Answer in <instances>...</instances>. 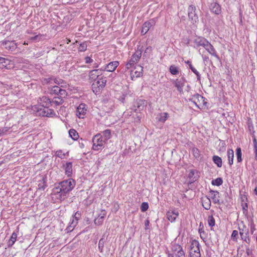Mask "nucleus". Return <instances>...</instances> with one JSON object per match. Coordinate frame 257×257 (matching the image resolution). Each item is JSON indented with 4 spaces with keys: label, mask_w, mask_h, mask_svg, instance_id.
Wrapping results in <instances>:
<instances>
[{
    "label": "nucleus",
    "mask_w": 257,
    "mask_h": 257,
    "mask_svg": "<svg viewBox=\"0 0 257 257\" xmlns=\"http://www.w3.org/2000/svg\"><path fill=\"white\" fill-rule=\"evenodd\" d=\"M75 186V181L72 179H69L64 180L59 183V186L54 189L55 193H60V196H64L67 193L69 192Z\"/></svg>",
    "instance_id": "nucleus-1"
},
{
    "label": "nucleus",
    "mask_w": 257,
    "mask_h": 257,
    "mask_svg": "<svg viewBox=\"0 0 257 257\" xmlns=\"http://www.w3.org/2000/svg\"><path fill=\"white\" fill-rule=\"evenodd\" d=\"M189 100L190 101L195 104L196 106L200 109H202L203 107L206 106L207 103L206 99L198 93L193 95Z\"/></svg>",
    "instance_id": "nucleus-2"
},
{
    "label": "nucleus",
    "mask_w": 257,
    "mask_h": 257,
    "mask_svg": "<svg viewBox=\"0 0 257 257\" xmlns=\"http://www.w3.org/2000/svg\"><path fill=\"white\" fill-rule=\"evenodd\" d=\"M106 80L105 77H101L96 79L92 84L93 92L96 94L100 92L101 90L105 87Z\"/></svg>",
    "instance_id": "nucleus-3"
},
{
    "label": "nucleus",
    "mask_w": 257,
    "mask_h": 257,
    "mask_svg": "<svg viewBox=\"0 0 257 257\" xmlns=\"http://www.w3.org/2000/svg\"><path fill=\"white\" fill-rule=\"evenodd\" d=\"M190 257H200V244L198 241L193 240L190 245Z\"/></svg>",
    "instance_id": "nucleus-4"
},
{
    "label": "nucleus",
    "mask_w": 257,
    "mask_h": 257,
    "mask_svg": "<svg viewBox=\"0 0 257 257\" xmlns=\"http://www.w3.org/2000/svg\"><path fill=\"white\" fill-rule=\"evenodd\" d=\"M92 142V149L95 151L101 150L105 144L104 141L103 140L102 136L100 134H97L93 137Z\"/></svg>",
    "instance_id": "nucleus-5"
},
{
    "label": "nucleus",
    "mask_w": 257,
    "mask_h": 257,
    "mask_svg": "<svg viewBox=\"0 0 257 257\" xmlns=\"http://www.w3.org/2000/svg\"><path fill=\"white\" fill-rule=\"evenodd\" d=\"M36 112L37 115L46 116V117H53L55 115V113L53 109H49L48 107H36Z\"/></svg>",
    "instance_id": "nucleus-6"
},
{
    "label": "nucleus",
    "mask_w": 257,
    "mask_h": 257,
    "mask_svg": "<svg viewBox=\"0 0 257 257\" xmlns=\"http://www.w3.org/2000/svg\"><path fill=\"white\" fill-rule=\"evenodd\" d=\"M172 251L174 256L185 257V253L181 245L179 244L174 243L172 244Z\"/></svg>",
    "instance_id": "nucleus-7"
},
{
    "label": "nucleus",
    "mask_w": 257,
    "mask_h": 257,
    "mask_svg": "<svg viewBox=\"0 0 257 257\" xmlns=\"http://www.w3.org/2000/svg\"><path fill=\"white\" fill-rule=\"evenodd\" d=\"M186 82V79L183 76H182L180 78H177L175 80H172L173 84L177 88V90L180 93H183V88L185 86Z\"/></svg>",
    "instance_id": "nucleus-8"
},
{
    "label": "nucleus",
    "mask_w": 257,
    "mask_h": 257,
    "mask_svg": "<svg viewBox=\"0 0 257 257\" xmlns=\"http://www.w3.org/2000/svg\"><path fill=\"white\" fill-rule=\"evenodd\" d=\"M146 105V101L143 99H137L134 102L132 109L136 112L143 110Z\"/></svg>",
    "instance_id": "nucleus-9"
},
{
    "label": "nucleus",
    "mask_w": 257,
    "mask_h": 257,
    "mask_svg": "<svg viewBox=\"0 0 257 257\" xmlns=\"http://www.w3.org/2000/svg\"><path fill=\"white\" fill-rule=\"evenodd\" d=\"M188 15L189 18L193 23H196L198 20V17L196 13V8L193 5H190L188 8Z\"/></svg>",
    "instance_id": "nucleus-10"
},
{
    "label": "nucleus",
    "mask_w": 257,
    "mask_h": 257,
    "mask_svg": "<svg viewBox=\"0 0 257 257\" xmlns=\"http://www.w3.org/2000/svg\"><path fill=\"white\" fill-rule=\"evenodd\" d=\"M102 68L98 69H93L89 71V77L91 80L95 81L98 77L102 74Z\"/></svg>",
    "instance_id": "nucleus-11"
},
{
    "label": "nucleus",
    "mask_w": 257,
    "mask_h": 257,
    "mask_svg": "<svg viewBox=\"0 0 257 257\" xmlns=\"http://www.w3.org/2000/svg\"><path fill=\"white\" fill-rule=\"evenodd\" d=\"M86 106L84 103H81L77 108L76 111V115L79 118H83L86 112Z\"/></svg>",
    "instance_id": "nucleus-12"
},
{
    "label": "nucleus",
    "mask_w": 257,
    "mask_h": 257,
    "mask_svg": "<svg viewBox=\"0 0 257 257\" xmlns=\"http://www.w3.org/2000/svg\"><path fill=\"white\" fill-rule=\"evenodd\" d=\"M38 102L41 104V107H49L51 105V100L45 96L39 98Z\"/></svg>",
    "instance_id": "nucleus-13"
},
{
    "label": "nucleus",
    "mask_w": 257,
    "mask_h": 257,
    "mask_svg": "<svg viewBox=\"0 0 257 257\" xmlns=\"http://www.w3.org/2000/svg\"><path fill=\"white\" fill-rule=\"evenodd\" d=\"M119 62L118 61L111 62L106 65L103 69L102 68V71L106 70L108 72H113L115 70Z\"/></svg>",
    "instance_id": "nucleus-14"
},
{
    "label": "nucleus",
    "mask_w": 257,
    "mask_h": 257,
    "mask_svg": "<svg viewBox=\"0 0 257 257\" xmlns=\"http://www.w3.org/2000/svg\"><path fill=\"white\" fill-rule=\"evenodd\" d=\"M167 217L171 222H174L179 215V212L176 210H169L167 213Z\"/></svg>",
    "instance_id": "nucleus-15"
},
{
    "label": "nucleus",
    "mask_w": 257,
    "mask_h": 257,
    "mask_svg": "<svg viewBox=\"0 0 257 257\" xmlns=\"http://www.w3.org/2000/svg\"><path fill=\"white\" fill-rule=\"evenodd\" d=\"M154 22L153 21H150L145 22L142 27L141 33L142 35L146 34L150 30L151 27L153 26Z\"/></svg>",
    "instance_id": "nucleus-16"
},
{
    "label": "nucleus",
    "mask_w": 257,
    "mask_h": 257,
    "mask_svg": "<svg viewBox=\"0 0 257 257\" xmlns=\"http://www.w3.org/2000/svg\"><path fill=\"white\" fill-rule=\"evenodd\" d=\"M6 49L10 50H14L17 48L16 43L14 41H5L3 42Z\"/></svg>",
    "instance_id": "nucleus-17"
},
{
    "label": "nucleus",
    "mask_w": 257,
    "mask_h": 257,
    "mask_svg": "<svg viewBox=\"0 0 257 257\" xmlns=\"http://www.w3.org/2000/svg\"><path fill=\"white\" fill-rule=\"evenodd\" d=\"M202 205L206 210H209L210 208L211 203L210 199L207 196L201 198Z\"/></svg>",
    "instance_id": "nucleus-18"
},
{
    "label": "nucleus",
    "mask_w": 257,
    "mask_h": 257,
    "mask_svg": "<svg viewBox=\"0 0 257 257\" xmlns=\"http://www.w3.org/2000/svg\"><path fill=\"white\" fill-rule=\"evenodd\" d=\"M142 48H139L138 47L136 52L132 56L133 62H138L139 61L142 56Z\"/></svg>",
    "instance_id": "nucleus-19"
},
{
    "label": "nucleus",
    "mask_w": 257,
    "mask_h": 257,
    "mask_svg": "<svg viewBox=\"0 0 257 257\" xmlns=\"http://www.w3.org/2000/svg\"><path fill=\"white\" fill-rule=\"evenodd\" d=\"M210 9L215 14L218 15L221 13V10L220 5L217 3H213L211 4Z\"/></svg>",
    "instance_id": "nucleus-20"
},
{
    "label": "nucleus",
    "mask_w": 257,
    "mask_h": 257,
    "mask_svg": "<svg viewBox=\"0 0 257 257\" xmlns=\"http://www.w3.org/2000/svg\"><path fill=\"white\" fill-rule=\"evenodd\" d=\"M41 179L38 181V189L40 190H44L47 187L46 184V177L45 176H40Z\"/></svg>",
    "instance_id": "nucleus-21"
},
{
    "label": "nucleus",
    "mask_w": 257,
    "mask_h": 257,
    "mask_svg": "<svg viewBox=\"0 0 257 257\" xmlns=\"http://www.w3.org/2000/svg\"><path fill=\"white\" fill-rule=\"evenodd\" d=\"M65 174L68 177L71 176L72 174V163L71 162H67L64 166Z\"/></svg>",
    "instance_id": "nucleus-22"
},
{
    "label": "nucleus",
    "mask_w": 257,
    "mask_h": 257,
    "mask_svg": "<svg viewBox=\"0 0 257 257\" xmlns=\"http://www.w3.org/2000/svg\"><path fill=\"white\" fill-rule=\"evenodd\" d=\"M209 54H210L211 55L214 56L216 57L217 59H219V56L217 54L216 51L214 48V47L212 46V45L210 43L206 49H205Z\"/></svg>",
    "instance_id": "nucleus-23"
},
{
    "label": "nucleus",
    "mask_w": 257,
    "mask_h": 257,
    "mask_svg": "<svg viewBox=\"0 0 257 257\" xmlns=\"http://www.w3.org/2000/svg\"><path fill=\"white\" fill-rule=\"evenodd\" d=\"M206 39L202 37H198L195 38L194 40V43L195 44L194 47L198 48L202 47L204 43V41H205Z\"/></svg>",
    "instance_id": "nucleus-24"
},
{
    "label": "nucleus",
    "mask_w": 257,
    "mask_h": 257,
    "mask_svg": "<svg viewBox=\"0 0 257 257\" xmlns=\"http://www.w3.org/2000/svg\"><path fill=\"white\" fill-rule=\"evenodd\" d=\"M169 117V114L168 113L163 112L159 113L158 115L157 118L159 122L164 123Z\"/></svg>",
    "instance_id": "nucleus-25"
},
{
    "label": "nucleus",
    "mask_w": 257,
    "mask_h": 257,
    "mask_svg": "<svg viewBox=\"0 0 257 257\" xmlns=\"http://www.w3.org/2000/svg\"><path fill=\"white\" fill-rule=\"evenodd\" d=\"M248 229H245L244 232L241 233L240 236L242 240L245 241L247 243L249 244L250 239L248 236Z\"/></svg>",
    "instance_id": "nucleus-26"
},
{
    "label": "nucleus",
    "mask_w": 257,
    "mask_h": 257,
    "mask_svg": "<svg viewBox=\"0 0 257 257\" xmlns=\"http://www.w3.org/2000/svg\"><path fill=\"white\" fill-rule=\"evenodd\" d=\"M210 193L213 195L212 199L214 203H219V192L217 191L210 190Z\"/></svg>",
    "instance_id": "nucleus-27"
},
{
    "label": "nucleus",
    "mask_w": 257,
    "mask_h": 257,
    "mask_svg": "<svg viewBox=\"0 0 257 257\" xmlns=\"http://www.w3.org/2000/svg\"><path fill=\"white\" fill-rule=\"evenodd\" d=\"M64 102V100L61 97L59 96L54 97L52 100H51V105L54 104L55 105H60Z\"/></svg>",
    "instance_id": "nucleus-28"
},
{
    "label": "nucleus",
    "mask_w": 257,
    "mask_h": 257,
    "mask_svg": "<svg viewBox=\"0 0 257 257\" xmlns=\"http://www.w3.org/2000/svg\"><path fill=\"white\" fill-rule=\"evenodd\" d=\"M227 157L229 164L230 165H232L233 163L234 153L232 149L228 150Z\"/></svg>",
    "instance_id": "nucleus-29"
},
{
    "label": "nucleus",
    "mask_w": 257,
    "mask_h": 257,
    "mask_svg": "<svg viewBox=\"0 0 257 257\" xmlns=\"http://www.w3.org/2000/svg\"><path fill=\"white\" fill-rule=\"evenodd\" d=\"M17 237V234L15 232H13L11 235L10 239L9 240L8 242V247H11L14 244L16 241Z\"/></svg>",
    "instance_id": "nucleus-30"
},
{
    "label": "nucleus",
    "mask_w": 257,
    "mask_h": 257,
    "mask_svg": "<svg viewBox=\"0 0 257 257\" xmlns=\"http://www.w3.org/2000/svg\"><path fill=\"white\" fill-rule=\"evenodd\" d=\"M69 136L73 140H77L79 137L78 134L74 129H70L69 131Z\"/></svg>",
    "instance_id": "nucleus-31"
},
{
    "label": "nucleus",
    "mask_w": 257,
    "mask_h": 257,
    "mask_svg": "<svg viewBox=\"0 0 257 257\" xmlns=\"http://www.w3.org/2000/svg\"><path fill=\"white\" fill-rule=\"evenodd\" d=\"M212 160L218 167L222 166V159L220 157L217 156H214L212 158Z\"/></svg>",
    "instance_id": "nucleus-32"
},
{
    "label": "nucleus",
    "mask_w": 257,
    "mask_h": 257,
    "mask_svg": "<svg viewBox=\"0 0 257 257\" xmlns=\"http://www.w3.org/2000/svg\"><path fill=\"white\" fill-rule=\"evenodd\" d=\"M105 242V239L104 238V235H103L102 237V238L99 240V243H98V248L100 251V252H103V249L104 247V244Z\"/></svg>",
    "instance_id": "nucleus-33"
},
{
    "label": "nucleus",
    "mask_w": 257,
    "mask_h": 257,
    "mask_svg": "<svg viewBox=\"0 0 257 257\" xmlns=\"http://www.w3.org/2000/svg\"><path fill=\"white\" fill-rule=\"evenodd\" d=\"M169 71L172 75H177L179 73L178 67L174 65H171L170 66Z\"/></svg>",
    "instance_id": "nucleus-34"
},
{
    "label": "nucleus",
    "mask_w": 257,
    "mask_h": 257,
    "mask_svg": "<svg viewBox=\"0 0 257 257\" xmlns=\"http://www.w3.org/2000/svg\"><path fill=\"white\" fill-rule=\"evenodd\" d=\"M236 155L237 158V162L240 163L242 161V153L241 148L239 147L237 148L236 150Z\"/></svg>",
    "instance_id": "nucleus-35"
},
{
    "label": "nucleus",
    "mask_w": 257,
    "mask_h": 257,
    "mask_svg": "<svg viewBox=\"0 0 257 257\" xmlns=\"http://www.w3.org/2000/svg\"><path fill=\"white\" fill-rule=\"evenodd\" d=\"M61 87L58 86H54L52 87L50 90V93L51 94L58 95L59 91L61 90Z\"/></svg>",
    "instance_id": "nucleus-36"
},
{
    "label": "nucleus",
    "mask_w": 257,
    "mask_h": 257,
    "mask_svg": "<svg viewBox=\"0 0 257 257\" xmlns=\"http://www.w3.org/2000/svg\"><path fill=\"white\" fill-rule=\"evenodd\" d=\"M195 173H197V171L195 170H191L190 171L189 174L188 175V177L192 181H195L196 180L197 177H194Z\"/></svg>",
    "instance_id": "nucleus-37"
},
{
    "label": "nucleus",
    "mask_w": 257,
    "mask_h": 257,
    "mask_svg": "<svg viewBox=\"0 0 257 257\" xmlns=\"http://www.w3.org/2000/svg\"><path fill=\"white\" fill-rule=\"evenodd\" d=\"M223 183V180L221 178H217L216 179L213 180L211 182V184L213 185H216L217 186H220Z\"/></svg>",
    "instance_id": "nucleus-38"
},
{
    "label": "nucleus",
    "mask_w": 257,
    "mask_h": 257,
    "mask_svg": "<svg viewBox=\"0 0 257 257\" xmlns=\"http://www.w3.org/2000/svg\"><path fill=\"white\" fill-rule=\"evenodd\" d=\"M51 79H52V78H51ZM53 80H54V82H55V83L59 85H60L61 87H63V84H66V83L64 82V81L61 79H59V78H53Z\"/></svg>",
    "instance_id": "nucleus-39"
},
{
    "label": "nucleus",
    "mask_w": 257,
    "mask_h": 257,
    "mask_svg": "<svg viewBox=\"0 0 257 257\" xmlns=\"http://www.w3.org/2000/svg\"><path fill=\"white\" fill-rule=\"evenodd\" d=\"M87 45L86 42H84L80 44L78 47V50L81 52H84L87 49Z\"/></svg>",
    "instance_id": "nucleus-40"
},
{
    "label": "nucleus",
    "mask_w": 257,
    "mask_h": 257,
    "mask_svg": "<svg viewBox=\"0 0 257 257\" xmlns=\"http://www.w3.org/2000/svg\"><path fill=\"white\" fill-rule=\"evenodd\" d=\"M102 134L105 138V140H107L110 138L111 131L109 130H106L102 132Z\"/></svg>",
    "instance_id": "nucleus-41"
},
{
    "label": "nucleus",
    "mask_w": 257,
    "mask_h": 257,
    "mask_svg": "<svg viewBox=\"0 0 257 257\" xmlns=\"http://www.w3.org/2000/svg\"><path fill=\"white\" fill-rule=\"evenodd\" d=\"M208 223L210 226L213 227L215 225V219L212 215L209 216L208 217Z\"/></svg>",
    "instance_id": "nucleus-42"
},
{
    "label": "nucleus",
    "mask_w": 257,
    "mask_h": 257,
    "mask_svg": "<svg viewBox=\"0 0 257 257\" xmlns=\"http://www.w3.org/2000/svg\"><path fill=\"white\" fill-rule=\"evenodd\" d=\"M199 232L200 233L201 238H204L205 237L204 236L205 235V231L203 230V225L202 222H200V225H199Z\"/></svg>",
    "instance_id": "nucleus-43"
},
{
    "label": "nucleus",
    "mask_w": 257,
    "mask_h": 257,
    "mask_svg": "<svg viewBox=\"0 0 257 257\" xmlns=\"http://www.w3.org/2000/svg\"><path fill=\"white\" fill-rule=\"evenodd\" d=\"M58 96L59 97H61L62 99L66 97L67 95V93L65 89L61 88V90L59 91Z\"/></svg>",
    "instance_id": "nucleus-44"
},
{
    "label": "nucleus",
    "mask_w": 257,
    "mask_h": 257,
    "mask_svg": "<svg viewBox=\"0 0 257 257\" xmlns=\"http://www.w3.org/2000/svg\"><path fill=\"white\" fill-rule=\"evenodd\" d=\"M238 236V231L236 230H234L232 231V234H231V238L234 241H237V238Z\"/></svg>",
    "instance_id": "nucleus-45"
},
{
    "label": "nucleus",
    "mask_w": 257,
    "mask_h": 257,
    "mask_svg": "<svg viewBox=\"0 0 257 257\" xmlns=\"http://www.w3.org/2000/svg\"><path fill=\"white\" fill-rule=\"evenodd\" d=\"M149 208L148 203L147 202H143L141 206V210L142 212H145Z\"/></svg>",
    "instance_id": "nucleus-46"
},
{
    "label": "nucleus",
    "mask_w": 257,
    "mask_h": 257,
    "mask_svg": "<svg viewBox=\"0 0 257 257\" xmlns=\"http://www.w3.org/2000/svg\"><path fill=\"white\" fill-rule=\"evenodd\" d=\"M242 210H243V213L245 215H247L248 214V205L246 203H245L242 205Z\"/></svg>",
    "instance_id": "nucleus-47"
},
{
    "label": "nucleus",
    "mask_w": 257,
    "mask_h": 257,
    "mask_svg": "<svg viewBox=\"0 0 257 257\" xmlns=\"http://www.w3.org/2000/svg\"><path fill=\"white\" fill-rule=\"evenodd\" d=\"M56 155L60 158H64L65 157V154L63 153L62 150L57 151L56 153Z\"/></svg>",
    "instance_id": "nucleus-48"
},
{
    "label": "nucleus",
    "mask_w": 257,
    "mask_h": 257,
    "mask_svg": "<svg viewBox=\"0 0 257 257\" xmlns=\"http://www.w3.org/2000/svg\"><path fill=\"white\" fill-rule=\"evenodd\" d=\"M194 156L196 158H198L200 156L199 151L197 148H193L192 150Z\"/></svg>",
    "instance_id": "nucleus-49"
},
{
    "label": "nucleus",
    "mask_w": 257,
    "mask_h": 257,
    "mask_svg": "<svg viewBox=\"0 0 257 257\" xmlns=\"http://www.w3.org/2000/svg\"><path fill=\"white\" fill-rule=\"evenodd\" d=\"M103 221V220L102 219H101V218H99L98 217V218H96L95 220H94V223L96 224V225H100L102 223Z\"/></svg>",
    "instance_id": "nucleus-50"
},
{
    "label": "nucleus",
    "mask_w": 257,
    "mask_h": 257,
    "mask_svg": "<svg viewBox=\"0 0 257 257\" xmlns=\"http://www.w3.org/2000/svg\"><path fill=\"white\" fill-rule=\"evenodd\" d=\"M81 216L80 213H78V212H77L75 213L74 216H72V218L74 219L75 220H77L78 221V219Z\"/></svg>",
    "instance_id": "nucleus-51"
},
{
    "label": "nucleus",
    "mask_w": 257,
    "mask_h": 257,
    "mask_svg": "<svg viewBox=\"0 0 257 257\" xmlns=\"http://www.w3.org/2000/svg\"><path fill=\"white\" fill-rule=\"evenodd\" d=\"M106 215V212L104 210L101 211V213L98 215V217L101 218L103 220L104 216Z\"/></svg>",
    "instance_id": "nucleus-52"
},
{
    "label": "nucleus",
    "mask_w": 257,
    "mask_h": 257,
    "mask_svg": "<svg viewBox=\"0 0 257 257\" xmlns=\"http://www.w3.org/2000/svg\"><path fill=\"white\" fill-rule=\"evenodd\" d=\"M7 61H9L7 59L0 57V64H7Z\"/></svg>",
    "instance_id": "nucleus-53"
},
{
    "label": "nucleus",
    "mask_w": 257,
    "mask_h": 257,
    "mask_svg": "<svg viewBox=\"0 0 257 257\" xmlns=\"http://www.w3.org/2000/svg\"><path fill=\"white\" fill-rule=\"evenodd\" d=\"M246 254L249 256L252 255V250L250 249L249 247H247L246 248Z\"/></svg>",
    "instance_id": "nucleus-54"
},
{
    "label": "nucleus",
    "mask_w": 257,
    "mask_h": 257,
    "mask_svg": "<svg viewBox=\"0 0 257 257\" xmlns=\"http://www.w3.org/2000/svg\"><path fill=\"white\" fill-rule=\"evenodd\" d=\"M85 63L86 64L90 63L93 61V60L89 57L86 56L85 58Z\"/></svg>",
    "instance_id": "nucleus-55"
},
{
    "label": "nucleus",
    "mask_w": 257,
    "mask_h": 257,
    "mask_svg": "<svg viewBox=\"0 0 257 257\" xmlns=\"http://www.w3.org/2000/svg\"><path fill=\"white\" fill-rule=\"evenodd\" d=\"M204 42L203 44L202 47H203L205 49H206L208 45L209 44L210 42L207 39H206L205 41H204Z\"/></svg>",
    "instance_id": "nucleus-56"
},
{
    "label": "nucleus",
    "mask_w": 257,
    "mask_h": 257,
    "mask_svg": "<svg viewBox=\"0 0 257 257\" xmlns=\"http://www.w3.org/2000/svg\"><path fill=\"white\" fill-rule=\"evenodd\" d=\"M204 42L203 44L202 47H203L205 49H206L208 45L209 44L210 42L207 39H206L205 41H204Z\"/></svg>",
    "instance_id": "nucleus-57"
},
{
    "label": "nucleus",
    "mask_w": 257,
    "mask_h": 257,
    "mask_svg": "<svg viewBox=\"0 0 257 257\" xmlns=\"http://www.w3.org/2000/svg\"><path fill=\"white\" fill-rule=\"evenodd\" d=\"M78 221L75 220L74 219L72 218L70 225H71L73 227H75L77 225Z\"/></svg>",
    "instance_id": "nucleus-58"
},
{
    "label": "nucleus",
    "mask_w": 257,
    "mask_h": 257,
    "mask_svg": "<svg viewBox=\"0 0 257 257\" xmlns=\"http://www.w3.org/2000/svg\"><path fill=\"white\" fill-rule=\"evenodd\" d=\"M41 36H40L39 35H36L34 37H31V40H33V41H35V40H38L39 41L40 40V38Z\"/></svg>",
    "instance_id": "nucleus-59"
},
{
    "label": "nucleus",
    "mask_w": 257,
    "mask_h": 257,
    "mask_svg": "<svg viewBox=\"0 0 257 257\" xmlns=\"http://www.w3.org/2000/svg\"><path fill=\"white\" fill-rule=\"evenodd\" d=\"M253 150L255 154V160L257 161V146L253 147Z\"/></svg>",
    "instance_id": "nucleus-60"
},
{
    "label": "nucleus",
    "mask_w": 257,
    "mask_h": 257,
    "mask_svg": "<svg viewBox=\"0 0 257 257\" xmlns=\"http://www.w3.org/2000/svg\"><path fill=\"white\" fill-rule=\"evenodd\" d=\"M150 221L148 219H147L145 221V229H148V226L149 225Z\"/></svg>",
    "instance_id": "nucleus-61"
},
{
    "label": "nucleus",
    "mask_w": 257,
    "mask_h": 257,
    "mask_svg": "<svg viewBox=\"0 0 257 257\" xmlns=\"http://www.w3.org/2000/svg\"><path fill=\"white\" fill-rule=\"evenodd\" d=\"M74 227H73L71 225H70L69 226L67 227L66 228V230H67V232H70L73 230Z\"/></svg>",
    "instance_id": "nucleus-62"
},
{
    "label": "nucleus",
    "mask_w": 257,
    "mask_h": 257,
    "mask_svg": "<svg viewBox=\"0 0 257 257\" xmlns=\"http://www.w3.org/2000/svg\"><path fill=\"white\" fill-rule=\"evenodd\" d=\"M152 50V48L151 47H148L145 51V53H150V52H151Z\"/></svg>",
    "instance_id": "nucleus-63"
},
{
    "label": "nucleus",
    "mask_w": 257,
    "mask_h": 257,
    "mask_svg": "<svg viewBox=\"0 0 257 257\" xmlns=\"http://www.w3.org/2000/svg\"><path fill=\"white\" fill-rule=\"evenodd\" d=\"M141 117L139 115L137 116L136 118H135V121L136 122L140 123L141 121Z\"/></svg>",
    "instance_id": "nucleus-64"
}]
</instances>
